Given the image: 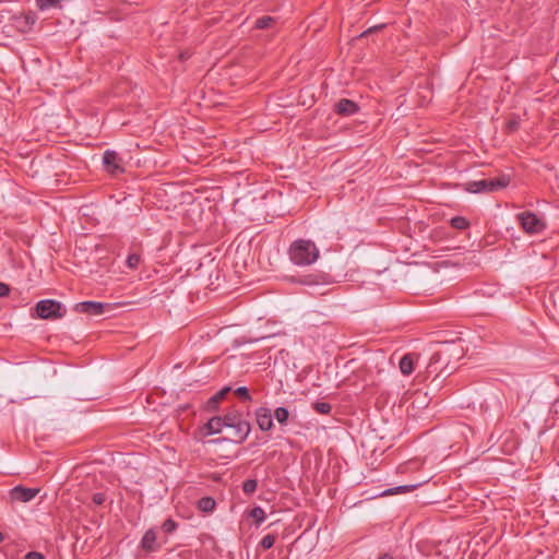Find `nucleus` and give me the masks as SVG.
I'll use <instances>...</instances> for the list:
<instances>
[{"instance_id":"obj_1","label":"nucleus","mask_w":559,"mask_h":559,"mask_svg":"<svg viewBox=\"0 0 559 559\" xmlns=\"http://www.w3.org/2000/svg\"><path fill=\"white\" fill-rule=\"evenodd\" d=\"M288 255L290 261L298 266H307L313 264L319 255V249L311 240H295L289 249Z\"/></svg>"},{"instance_id":"obj_2","label":"nucleus","mask_w":559,"mask_h":559,"mask_svg":"<svg viewBox=\"0 0 559 559\" xmlns=\"http://www.w3.org/2000/svg\"><path fill=\"white\" fill-rule=\"evenodd\" d=\"M36 313L40 319H58L63 316L62 305L52 299H44L36 304Z\"/></svg>"},{"instance_id":"obj_3","label":"nucleus","mask_w":559,"mask_h":559,"mask_svg":"<svg viewBox=\"0 0 559 559\" xmlns=\"http://www.w3.org/2000/svg\"><path fill=\"white\" fill-rule=\"evenodd\" d=\"M516 217L524 231L528 234H538L545 228L544 221L539 218L535 213L523 212L518 214Z\"/></svg>"},{"instance_id":"obj_4","label":"nucleus","mask_w":559,"mask_h":559,"mask_svg":"<svg viewBox=\"0 0 559 559\" xmlns=\"http://www.w3.org/2000/svg\"><path fill=\"white\" fill-rule=\"evenodd\" d=\"M452 354L453 353L450 348H445L444 350L435 353L431 356L428 365V373L438 372L445 373L447 376L450 374L454 369L453 367H449L448 365H445L442 369L439 370L438 365L448 361Z\"/></svg>"},{"instance_id":"obj_5","label":"nucleus","mask_w":559,"mask_h":559,"mask_svg":"<svg viewBox=\"0 0 559 559\" xmlns=\"http://www.w3.org/2000/svg\"><path fill=\"white\" fill-rule=\"evenodd\" d=\"M103 163L105 169L111 175H117L123 171L121 166V158L115 151H105L103 155Z\"/></svg>"},{"instance_id":"obj_6","label":"nucleus","mask_w":559,"mask_h":559,"mask_svg":"<svg viewBox=\"0 0 559 559\" xmlns=\"http://www.w3.org/2000/svg\"><path fill=\"white\" fill-rule=\"evenodd\" d=\"M107 305L98 301H82L74 306V310L79 313H86L92 316H100Z\"/></svg>"},{"instance_id":"obj_7","label":"nucleus","mask_w":559,"mask_h":559,"mask_svg":"<svg viewBox=\"0 0 559 559\" xmlns=\"http://www.w3.org/2000/svg\"><path fill=\"white\" fill-rule=\"evenodd\" d=\"M38 492L39 489L37 488H25L22 486H16L11 490L10 495L14 501L28 502L33 500Z\"/></svg>"},{"instance_id":"obj_8","label":"nucleus","mask_w":559,"mask_h":559,"mask_svg":"<svg viewBox=\"0 0 559 559\" xmlns=\"http://www.w3.org/2000/svg\"><path fill=\"white\" fill-rule=\"evenodd\" d=\"M255 419L259 428L263 431H269L274 426L271 409L267 407H259L255 411Z\"/></svg>"},{"instance_id":"obj_9","label":"nucleus","mask_w":559,"mask_h":559,"mask_svg":"<svg viewBox=\"0 0 559 559\" xmlns=\"http://www.w3.org/2000/svg\"><path fill=\"white\" fill-rule=\"evenodd\" d=\"M335 111L341 116H353L358 111V106L350 99L342 98L335 104Z\"/></svg>"},{"instance_id":"obj_10","label":"nucleus","mask_w":559,"mask_h":559,"mask_svg":"<svg viewBox=\"0 0 559 559\" xmlns=\"http://www.w3.org/2000/svg\"><path fill=\"white\" fill-rule=\"evenodd\" d=\"M157 535L155 530L150 528L145 532L141 540V547L148 552L157 551L159 545L156 543Z\"/></svg>"},{"instance_id":"obj_11","label":"nucleus","mask_w":559,"mask_h":559,"mask_svg":"<svg viewBox=\"0 0 559 559\" xmlns=\"http://www.w3.org/2000/svg\"><path fill=\"white\" fill-rule=\"evenodd\" d=\"M509 182L510 179L506 175H502L495 179H486L487 192H493L503 189L509 185Z\"/></svg>"},{"instance_id":"obj_12","label":"nucleus","mask_w":559,"mask_h":559,"mask_svg":"<svg viewBox=\"0 0 559 559\" xmlns=\"http://www.w3.org/2000/svg\"><path fill=\"white\" fill-rule=\"evenodd\" d=\"M233 428L235 429V436L238 437L240 441H243L251 430L250 424L243 418L238 420Z\"/></svg>"},{"instance_id":"obj_13","label":"nucleus","mask_w":559,"mask_h":559,"mask_svg":"<svg viewBox=\"0 0 559 559\" xmlns=\"http://www.w3.org/2000/svg\"><path fill=\"white\" fill-rule=\"evenodd\" d=\"M415 359L413 354L404 355L400 360V370L403 374L408 376L414 371Z\"/></svg>"},{"instance_id":"obj_14","label":"nucleus","mask_w":559,"mask_h":559,"mask_svg":"<svg viewBox=\"0 0 559 559\" xmlns=\"http://www.w3.org/2000/svg\"><path fill=\"white\" fill-rule=\"evenodd\" d=\"M464 187L465 190L471 193L487 192L486 179L468 181Z\"/></svg>"},{"instance_id":"obj_15","label":"nucleus","mask_w":559,"mask_h":559,"mask_svg":"<svg viewBox=\"0 0 559 559\" xmlns=\"http://www.w3.org/2000/svg\"><path fill=\"white\" fill-rule=\"evenodd\" d=\"M223 427H225V425L222 417H213L207 423L209 432L212 435L219 433Z\"/></svg>"},{"instance_id":"obj_16","label":"nucleus","mask_w":559,"mask_h":559,"mask_svg":"<svg viewBox=\"0 0 559 559\" xmlns=\"http://www.w3.org/2000/svg\"><path fill=\"white\" fill-rule=\"evenodd\" d=\"M215 506H216V502L211 497L201 498L199 500V502H198L199 509L202 510L203 512H211V511H213Z\"/></svg>"},{"instance_id":"obj_17","label":"nucleus","mask_w":559,"mask_h":559,"mask_svg":"<svg viewBox=\"0 0 559 559\" xmlns=\"http://www.w3.org/2000/svg\"><path fill=\"white\" fill-rule=\"evenodd\" d=\"M242 418L241 414L238 412H231L222 417L225 427H234L238 420Z\"/></svg>"},{"instance_id":"obj_18","label":"nucleus","mask_w":559,"mask_h":559,"mask_svg":"<svg viewBox=\"0 0 559 559\" xmlns=\"http://www.w3.org/2000/svg\"><path fill=\"white\" fill-rule=\"evenodd\" d=\"M418 485H404V486H397L390 488L383 492V495H397V493H404L409 492L416 489Z\"/></svg>"},{"instance_id":"obj_19","label":"nucleus","mask_w":559,"mask_h":559,"mask_svg":"<svg viewBox=\"0 0 559 559\" xmlns=\"http://www.w3.org/2000/svg\"><path fill=\"white\" fill-rule=\"evenodd\" d=\"M288 417H289V412L286 407H277L274 411V418L281 425H286L288 421Z\"/></svg>"},{"instance_id":"obj_20","label":"nucleus","mask_w":559,"mask_h":559,"mask_svg":"<svg viewBox=\"0 0 559 559\" xmlns=\"http://www.w3.org/2000/svg\"><path fill=\"white\" fill-rule=\"evenodd\" d=\"M520 117L518 115H512L506 122V130L509 133H513L520 128Z\"/></svg>"},{"instance_id":"obj_21","label":"nucleus","mask_w":559,"mask_h":559,"mask_svg":"<svg viewBox=\"0 0 559 559\" xmlns=\"http://www.w3.org/2000/svg\"><path fill=\"white\" fill-rule=\"evenodd\" d=\"M250 516L257 524H261L265 520V512L261 507H254L250 512Z\"/></svg>"},{"instance_id":"obj_22","label":"nucleus","mask_w":559,"mask_h":559,"mask_svg":"<svg viewBox=\"0 0 559 559\" xmlns=\"http://www.w3.org/2000/svg\"><path fill=\"white\" fill-rule=\"evenodd\" d=\"M469 223L467 222V219L465 217H462V216H455L453 218H451V226L456 228V229H466L468 227Z\"/></svg>"},{"instance_id":"obj_23","label":"nucleus","mask_w":559,"mask_h":559,"mask_svg":"<svg viewBox=\"0 0 559 559\" xmlns=\"http://www.w3.org/2000/svg\"><path fill=\"white\" fill-rule=\"evenodd\" d=\"M257 487L258 481L255 479H248L242 484V491L245 495L251 496L257 490Z\"/></svg>"},{"instance_id":"obj_24","label":"nucleus","mask_w":559,"mask_h":559,"mask_svg":"<svg viewBox=\"0 0 559 559\" xmlns=\"http://www.w3.org/2000/svg\"><path fill=\"white\" fill-rule=\"evenodd\" d=\"M274 17L272 16H262L255 21V27L259 29H264L270 27L274 23Z\"/></svg>"},{"instance_id":"obj_25","label":"nucleus","mask_w":559,"mask_h":559,"mask_svg":"<svg viewBox=\"0 0 559 559\" xmlns=\"http://www.w3.org/2000/svg\"><path fill=\"white\" fill-rule=\"evenodd\" d=\"M313 408L317 413L326 415L331 412L332 406L326 402H317L313 404Z\"/></svg>"},{"instance_id":"obj_26","label":"nucleus","mask_w":559,"mask_h":559,"mask_svg":"<svg viewBox=\"0 0 559 559\" xmlns=\"http://www.w3.org/2000/svg\"><path fill=\"white\" fill-rule=\"evenodd\" d=\"M275 543V536L272 535V534H267L265 536L262 537L261 542H260V546L263 548V549H270L273 547Z\"/></svg>"},{"instance_id":"obj_27","label":"nucleus","mask_w":559,"mask_h":559,"mask_svg":"<svg viewBox=\"0 0 559 559\" xmlns=\"http://www.w3.org/2000/svg\"><path fill=\"white\" fill-rule=\"evenodd\" d=\"M230 391V388L225 386L221 391H218L214 396L211 397L210 403L217 404L221 400L225 397V395Z\"/></svg>"},{"instance_id":"obj_28","label":"nucleus","mask_w":559,"mask_h":559,"mask_svg":"<svg viewBox=\"0 0 559 559\" xmlns=\"http://www.w3.org/2000/svg\"><path fill=\"white\" fill-rule=\"evenodd\" d=\"M140 261H141L140 255L136 253H132V254H129V257L127 259V265L130 269H136L140 264Z\"/></svg>"},{"instance_id":"obj_29","label":"nucleus","mask_w":559,"mask_h":559,"mask_svg":"<svg viewBox=\"0 0 559 559\" xmlns=\"http://www.w3.org/2000/svg\"><path fill=\"white\" fill-rule=\"evenodd\" d=\"M177 528V523L173 520V519H167L163 525H162V530L165 532V533H173L174 531H176Z\"/></svg>"},{"instance_id":"obj_30","label":"nucleus","mask_w":559,"mask_h":559,"mask_svg":"<svg viewBox=\"0 0 559 559\" xmlns=\"http://www.w3.org/2000/svg\"><path fill=\"white\" fill-rule=\"evenodd\" d=\"M235 393L246 401H250L251 396L249 394V390L246 386H239L235 390Z\"/></svg>"},{"instance_id":"obj_31","label":"nucleus","mask_w":559,"mask_h":559,"mask_svg":"<svg viewBox=\"0 0 559 559\" xmlns=\"http://www.w3.org/2000/svg\"><path fill=\"white\" fill-rule=\"evenodd\" d=\"M105 501V495L104 493H100V492H97L95 495H93V502L97 506H100L103 504Z\"/></svg>"},{"instance_id":"obj_32","label":"nucleus","mask_w":559,"mask_h":559,"mask_svg":"<svg viewBox=\"0 0 559 559\" xmlns=\"http://www.w3.org/2000/svg\"><path fill=\"white\" fill-rule=\"evenodd\" d=\"M9 294H10L9 285L0 282V297H7Z\"/></svg>"},{"instance_id":"obj_33","label":"nucleus","mask_w":559,"mask_h":559,"mask_svg":"<svg viewBox=\"0 0 559 559\" xmlns=\"http://www.w3.org/2000/svg\"><path fill=\"white\" fill-rule=\"evenodd\" d=\"M25 559H44V556L38 551H29L26 554Z\"/></svg>"},{"instance_id":"obj_34","label":"nucleus","mask_w":559,"mask_h":559,"mask_svg":"<svg viewBox=\"0 0 559 559\" xmlns=\"http://www.w3.org/2000/svg\"><path fill=\"white\" fill-rule=\"evenodd\" d=\"M376 28H377V27H374V29H376ZM371 32H373V28H369L368 31L362 32V33L360 34V36H359V37L361 38V37L366 36L367 34H369V33H371Z\"/></svg>"},{"instance_id":"obj_35","label":"nucleus","mask_w":559,"mask_h":559,"mask_svg":"<svg viewBox=\"0 0 559 559\" xmlns=\"http://www.w3.org/2000/svg\"><path fill=\"white\" fill-rule=\"evenodd\" d=\"M379 559H393V558L389 554H383L382 556L379 557Z\"/></svg>"},{"instance_id":"obj_36","label":"nucleus","mask_w":559,"mask_h":559,"mask_svg":"<svg viewBox=\"0 0 559 559\" xmlns=\"http://www.w3.org/2000/svg\"><path fill=\"white\" fill-rule=\"evenodd\" d=\"M3 539H4V535H3V533L0 532V543L3 542Z\"/></svg>"}]
</instances>
